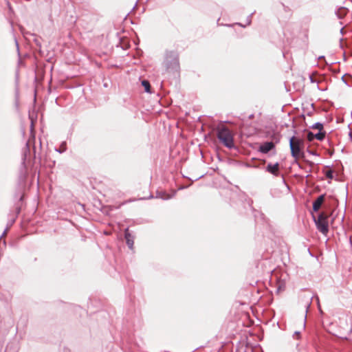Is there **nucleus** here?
<instances>
[{"label": "nucleus", "mask_w": 352, "mask_h": 352, "mask_svg": "<svg viewBox=\"0 0 352 352\" xmlns=\"http://www.w3.org/2000/svg\"><path fill=\"white\" fill-rule=\"evenodd\" d=\"M317 229L323 234L327 235L329 232L328 216L320 213L318 218L313 217Z\"/></svg>", "instance_id": "obj_3"}, {"label": "nucleus", "mask_w": 352, "mask_h": 352, "mask_svg": "<svg viewBox=\"0 0 352 352\" xmlns=\"http://www.w3.org/2000/svg\"><path fill=\"white\" fill-rule=\"evenodd\" d=\"M142 85L144 87V89L147 93L151 92V91H150L151 86H150V83L148 80H142Z\"/></svg>", "instance_id": "obj_11"}, {"label": "nucleus", "mask_w": 352, "mask_h": 352, "mask_svg": "<svg viewBox=\"0 0 352 352\" xmlns=\"http://www.w3.org/2000/svg\"><path fill=\"white\" fill-rule=\"evenodd\" d=\"M324 199V195H320L314 202H313V210L314 211H318L321 205L322 204Z\"/></svg>", "instance_id": "obj_8"}, {"label": "nucleus", "mask_w": 352, "mask_h": 352, "mask_svg": "<svg viewBox=\"0 0 352 352\" xmlns=\"http://www.w3.org/2000/svg\"><path fill=\"white\" fill-rule=\"evenodd\" d=\"M308 152L311 154V155H318L316 151H308Z\"/></svg>", "instance_id": "obj_17"}, {"label": "nucleus", "mask_w": 352, "mask_h": 352, "mask_svg": "<svg viewBox=\"0 0 352 352\" xmlns=\"http://www.w3.org/2000/svg\"><path fill=\"white\" fill-rule=\"evenodd\" d=\"M325 134H326V133L324 131H320L318 133L315 134L314 136H315V138L317 139L318 140L322 141L324 139Z\"/></svg>", "instance_id": "obj_10"}, {"label": "nucleus", "mask_w": 352, "mask_h": 352, "mask_svg": "<svg viewBox=\"0 0 352 352\" xmlns=\"http://www.w3.org/2000/svg\"><path fill=\"white\" fill-rule=\"evenodd\" d=\"M311 298L308 297V298H307V300H306V302H305V305H304V306H305V309H306V314H305V316H307V311H308V309H309V307H310V305H311ZM305 317L306 318V316H305Z\"/></svg>", "instance_id": "obj_13"}, {"label": "nucleus", "mask_w": 352, "mask_h": 352, "mask_svg": "<svg viewBox=\"0 0 352 352\" xmlns=\"http://www.w3.org/2000/svg\"><path fill=\"white\" fill-rule=\"evenodd\" d=\"M325 176L328 179H333V171L332 170H329L325 173Z\"/></svg>", "instance_id": "obj_14"}, {"label": "nucleus", "mask_w": 352, "mask_h": 352, "mask_svg": "<svg viewBox=\"0 0 352 352\" xmlns=\"http://www.w3.org/2000/svg\"><path fill=\"white\" fill-rule=\"evenodd\" d=\"M351 3H352V1H351Z\"/></svg>", "instance_id": "obj_21"}, {"label": "nucleus", "mask_w": 352, "mask_h": 352, "mask_svg": "<svg viewBox=\"0 0 352 352\" xmlns=\"http://www.w3.org/2000/svg\"><path fill=\"white\" fill-rule=\"evenodd\" d=\"M348 10L344 7H340L336 10V14L339 19L343 18L346 15Z\"/></svg>", "instance_id": "obj_9"}, {"label": "nucleus", "mask_w": 352, "mask_h": 352, "mask_svg": "<svg viewBox=\"0 0 352 352\" xmlns=\"http://www.w3.org/2000/svg\"><path fill=\"white\" fill-rule=\"evenodd\" d=\"M158 197L163 199H168L171 198V196L166 195L165 192L160 193Z\"/></svg>", "instance_id": "obj_15"}, {"label": "nucleus", "mask_w": 352, "mask_h": 352, "mask_svg": "<svg viewBox=\"0 0 352 352\" xmlns=\"http://www.w3.org/2000/svg\"><path fill=\"white\" fill-rule=\"evenodd\" d=\"M266 170L275 176H278L279 173V163H269L266 166Z\"/></svg>", "instance_id": "obj_6"}, {"label": "nucleus", "mask_w": 352, "mask_h": 352, "mask_svg": "<svg viewBox=\"0 0 352 352\" xmlns=\"http://www.w3.org/2000/svg\"><path fill=\"white\" fill-rule=\"evenodd\" d=\"M304 142L302 140L294 136L289 139V147L292 156L296 160L305 157V153L302 151Z\"/></svg>", "instance_id": "obj_2"}, {"label": "nucleus", "mask_w": 352, "mask_h": 352, "mask_svg": "<svg viewBox=\"0 0 352 352\" xmlns=\"http://www.w3.org/2000/svg\"><path fill=\"white\" fill-rule=\"evenodd\" d=\"M275 145L272 142H266L262 144L258 151L262 153H267L270 151L274 148Z\"/></svg>", "instance_id": "obj_5"}, {"label": "nucleus", "mask_w": 352, "mask_h": 352, "mask_svg": "<svg viewBox=\"0 0 352 352\" xmlns=\"http://www.w3.org/2000/svg\"><path fill=\"white\" fill-rule=\"evenodd\" d=\"M124 237H125L126 242V244H127L128 247H129L130 249H133V243H134V241H133V235L129 232V229H128V228H126V229L125 230Z\"/></svg>", "instance_id": "obj_7"}, {"label": "nucleus", "mask_w": 352, "mask_h": 352, "mask_svg": "<svg viewBox=\"0 0 352 352\" xmlns=\"http://www.w3.org/2000/svg\"><path fill=\"white\" fill-rule=\"evenodd\" d=\"M217 138L219 141L227 148L234 147V139L231 131L224 125H220L217 129Z\"/></svg>", "instance_id": "obj_1"}, {"label": "nucleus", "mask_w": 352, "mask_h": 352, "mask_svg": "<svg viewBox=\"0 0 352 352\" xmlns=\"http://www.w3.org/2000/svg\"><path fill=\"white\" fill-rule=\"evenodd\" d=\"M165 62L168 69H177L179 66L177 54L175 52H167Z\"/></svg>", "instance_id": "obj_4"}, {"label": "nucleus", "mask_w": 352, "mask_h": 352, "mask_svg": "<svg viewBox=\"0 0 352 352\" xmlns=\"http://www.w3.org/2000/svg\"><path fill=\"white\" fill-rule=\"evenodd\" d=\"M311 82H314V80L313 79V77L311 76H309Z\"/></svg>", "instance_id": "obj_19"}, {"label": "nucleus", "mask_w": 352, "mask_h": 352, "mask_svg": "<svg viewBox=\"0 0 352 352\" xmlns=\"http://www.w3.org/2000/svg\"><path fill=\"white\" fill-rule=\"evenodd\" d=\"M6 232H7V230H5L3 233V235L6 234Z\"/></svg>", "instance_id": "obj_20"}, {"label": "nucleus", "mask_w": 352, "mask_h": 352, "mask_svg": "<svg viewBox=\"0 0 352 352\" xmlns=\"http://www.w3.org/2000/svg\"><path fill=\"white\" fill-rule=\"evenodd\" d=\"M313 129H318L319 131L323 130V124L320 122H316L314 124L311 126Z\"/></svg>", "instance_id": "obj_12"}, {"label": "nucleus", "mask_w": 352, "mask_h": 352, "mask_svg": "<svg viewBox=\"0 0 352 352\" xmlns=\"http://www.w3.org/2000/svg\"><path fill=\"white\" fill-rule=\"evenodd\" d=\"M315 134H314L312 132H309L307 134V139L309 141H313L314 139H315Z\"/></svg>", "instance_id": "obj_16"}, {"label": "nucleus", "mask_w": 352, "mask_h": 352, "mask_svg": "<svg viewBox=\"0 0 352 352\" xmlns=\"http://www.w3.org/2000/svg\"><path fill=\"white\" fill-rule=\"evenodd\" d=\"M251 15L252 14H250L248 19V23H247L248 25H250L251 23V19H250Z\"/></svg>", "instance_id": "obj_18"}]
</instances>
